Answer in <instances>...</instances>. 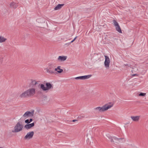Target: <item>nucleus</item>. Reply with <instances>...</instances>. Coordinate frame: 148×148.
<instances>
[{"instance_id":"obj_9","label":"nucleus","mask_w":148,"mask_h":148,"mask_svg":"<svg viewBox=\"0 0 148 148\" xmlns=\"http://www.w3.org/2000/svg\"><path fill=\"white\" fill-rule=\"evenodd\" d=\"M67 58V57L65 56H59L57 58V60L58 62H61L66 60Z\"/></svg>"},{"instance_id":"obj_26","label":"nucleus","mask_w":148,"mask_h":148,"mask_svg":"<svg viewBox=\"0 0 148 148\" xmlns=\"http://www.w3.org/2000/svg\"><path fill=\"white\" fill-rule=\"evenodd\" d=\"M138 70V69H137V68H136V69H135V71H137Z\"/></svg>"},{"instance_id":"obj_25","label":"nucleus","mask_w":148,"mask_h":148,"mask_svg":"<svg viewBox=\"0 0 148 148\" xmlns=\"http://www.w3.org/2000/svg\"><path fill=\"white\" fill-rule=\"evenodd\" d=\"M32 119H30L29 120V123H30L32 121Z\"/></svg>"},{"instance_id":"obj_2","label":"nucleus","mask_w":148,"mask_h":148,"mask_svg":"<svg viewBox=\"0 0 148 148\" xmlns=\"http://www.w3.org/2000/svg\"><path fill=\"white\" fill-rule=\"evenodd\" d=\"M24 126L21 122H18L14 126L12 132V133H18L20 132L23 130Z\"/></svg>"},{"instance_id":"obj_21","label":"nucleus","mask_w":148,"mask_h":148,"mask_svg":"<svg viewBox=\"0 0 148 148\" xmlns=\"http://www.w3.org/2000/svg\"><path fill=\"white\" fill-rule=\"evenodd\" d=\"M113 23L114 25L115 26V27L119 25V24L117 22H116V21L115 20H114L113 21Z\"/></svg>"},{"instance_id":"obj_4","label":"nucleus","mask_w":148,"mask_h":148,"mask_svg":"<svg viewBox=\"0 0 148 148\" xmlns=\"http://www.w3.org/2000/svg\"><path fill=\"white\" fill-rule=\"evenodd\" d=\"M46 86L44 85L41 84L40 85V88L43 90L47 91L53 87L52 84L49 83H46Z\"/></svg>"},{"instance_id":"obj_24","label":"nucleus","mask_w":148,"mask_h":148,"mask_svg":"<svg viewBox=\"0 0 148 148\" xmlns=\"http://www.w3.org/2000/svg\"><path fill=\"white\" fill-rule=\"evenodd\" d=\"M25 122L27 124H29L30 123L29 119H27L25 121Z\"/></svg>"},{"instance_id":"obj_27","label":"nucleus","mask_w":148,"mask_h":148,"mask_svg":"<svg viewBox=\"0 0 148 148\" xmlns=\"http://www.w3.org/2000/svg\"><path fill=\"white\" fill-rule=\"evenodd\" d=\"M76 121V120H73V122H75V121Z\"/></svg>"},{"instance_id":"obj_5","label":"nucleus","mask_w":148,"mask_h":148,"mask_svg":"<svg viewBox=\"0 0 148 148\" xmlns=\"http://www.w3.org/2000/svg\"><path fill=\"white\" fill-rule=\"evenodd\" d=\"M105 60L104 62V66L106 69H108L110 67V59L108 56H105Z\"/></svg>"},{"instance_id":"obj_12","label":"nucleus","mask_w":148,"mask_h":148,"mask_svg":"<svg viewBox=\"0 0 148 148\" xmlns=\"http://www.w3.org/2000/svg\"><path fill=\"white\" fill-rule=\"evenodd\" d=\"M61 67L60 66H58L55 69L54 71H56V73H62L63 71L62 69L61 68Z\"/></svg>"},{"instance_id":"obj_22","label":"nucleus","mask_w":148,"mask_h":148,"mask_svg":"<svg viewBox=\"0 0 148 148\" xmlns=\"http://www.w3.org/2000/svg\"><path fill=\"white\" fill-rule=\"evenodd\" d=\"M32 82L33 84L35 85L37 84V82L35 80H32Z\"/></svg>"},{"instance_id":"obj_3","label":"nucleus","mask_w":148,"mask_h":148,"mask_svg":"<svg viewBox=\"0 0 148 148\" xmlns=\"http://www.w3.org/2000/svg\"><path fill=\"white\" fill-rule=\"evenodd\" d=\"M54 64L53 62H50L47 64V67L45 69V70L46 72L50 74H53L55 72L53 71L52 69H54Z\"/></svg>"},{"instance_id":"obj_8","label":"nucleus","mask_w":148,"mask_h":148,"mask_svg":"<svg viewBox=\"0 0 148 148\" xmlns=\"http://www.w3.org/2000/svg\"><path fill=\"white\" fill-rule=\"evenodd\" d=\"M33 114V112L27 111L25 113L23 116L24 118H27L29 117H32Z\"/></svg>"},{"instance_id":"obj_6","label":"nucleus","mask_w":148,"mask_h":148,"mask_svg":"<svg viewBox=\"0 0 148 148\" xmlns=\"http://www.w3.org/2000/svg\"><path fill=\"white\" fill-rule=\"evenodd\" d=\"M34 132L33 131H30L27 133L26 135L24 137V139L25 140H28L31 139L34 136Z\"/></svg>"},{"instance_id":"obj_17","label":"nucleus","mask_w":148,"mask_h":148,"mask_svg":"<svg viewBox=\"0 0 148 148\" xmlns=\"http://www.w3.org/2000/svg\"><path fill=\"white\" fill-rule=\"evenodd\" d=\"M27 97H29L27 90L24 92L20 95V97L21 98H25Z\"/></svg>"},{"instance_id":"obj_14","label":"nucleus","mask_w":148,"mask_h":148,"mask_svg":"<svg viewBox=\"0 0 148 148\" xmlns=\"http://www.w3.org/2000/svg\"><path fill=\"white\" fill-rule=\"evenodd\" d=\"M130 118L134 121L137 122L139 120L140 116H131Z\"/></svg>"},{"instance_id":"obj_1","label":"nucleus","mask_w":148,"mask_h":148,"mask_svg":"<svg viewBox=\"0 0 148 148\" xmlns=\"http://www.w3.org/2000/svg\"><path fill=\"white\" fill-rule=\"evenodd\" d=\"M113 103L112 102L107 103L102 107H98L94 109V112L96 113H99L107 110L108 109L112 107Z\"/></svg>"},{"instance_id":"obj_18","label":"nucleus","mask_w":148,"mask_h":148,"mask_svg":"<svg viewBox=\"0 0 148 148\" xmlns=\"http://www.w3.org/2000/svg\"><path fill=\"white\" fill-rule=\"evenodd\" d=\"M64 5L63 4H59L57 5L54 8L55 10H56L60 9Z\"/></svg>"},{"instance_id":"obj_11","label":"nucleus","mask_w":148,"mask_h":148,"mask_svg":"<svg viewBox=\"0 0 148 148\" xmlns=\"http://www.w3.org/2000/svg\"><path fill=\"white\" fill-rule=\"evenodd\" d=\"M18 3L17 2L12 1L10 3V7L12 8L16 9L18 6Z\"/></svg>"},{"instance_id":"obj_16","label":"nucleus","mask_w":148,"mask_h":148,"mask_svg":"<svg viewBox=\"0 0 148 148\" xmlns=\"http://www.w3.org/2000/svg\"><path fill=\"white\" fill-rule=\"evenodd\" d=\"M7 40L6 38L2 35H0V43L5 42Z\"/></svg>"},{"instance_id":"obj_13","label":"nucleus","mask_w":148,"mask_h":148,"mask_svg":"<svg viewBox=\"0 0 148 148\" xmlns=\"http://www.w3.org/2000/svg\"><path fill=\"white\" fill-rule=\"evenodd\" d=\"M109 138L111 140V141L112 142L115 143H117L121 139V138H119L114 136L113 137H110Z\"/></svg>"},{"instance_id":"obj_15","label":"nucleus","mask_w":148,"mask_h":148,"mask_svg":"<svg viewBox=\"0 0 148 148\" xmlns=\"http://www.w3.org/2000/svg\"><path fill=\"white\" fill-rule=\"evenodd\" d=\"M34 123H33L31 124H28L26 125H25L24 127L27 130H29L34 127Z\"/></svg>"},{"instance_id":"obj_23","label":"nucleus","mask_w":148,"mask_h":148,"mask_svg":"<svg viewBox=\"0 0 148 148\" xmlns=\"http://www.w3.org/2000/svg\"><path fill=\"white\" fill-rule=\"evenodd\" d=\"M77 38V36H76L75 37V38L72 41H71L70 43L69 44H70L71 43L73 42L76 39V38Z\"/></svg>"},{"instance_id":"obj_28","label":"nucleus","mask_w":148,"mask_h":148,"mask_svg":"<svg viewBox=\"0 0 148 148\" xmlns=\"http://www.w3.org/2000/svg\"><path fill=\"white\" fill-rule=\"evenodd\" d=\"M125 66H127H127H128V64H125Z\"/></svg>"},{"instance_id":"obj_20","label":"nucleus","mask_w":148,"mask_h":148,"mask_svg":"<svg viewBox=\"0 0 148 148\" xmlns=\"http://www.w3.org/2000/svg\"><path fill=\"white\" fill-rule=\"evenodd\" d=\"M146 95V93L143 92H140L139 93L138 95L140 96L144 97Z\"/></svg>"},{"instance_id":"obj_10","label":"nucleus","mask_w":148,"mask_h":148,"mask_svg":"<svg viewBox=\"0 0 148 148\" xmlns=\"http://www.w3.org/2000/svg\"><path fill=\"white\" fill-rule=\"evenodd\" d=\"M92 76L91 75H88L80 76L76 77L75 78L76 79H86L89 78Z\"/></svg>"},{"instance_id":"obj_19","label":"nucleus","mask_w":148,"mask_h":148,"mask_svg":"<svg viewBox=\"0 0 148 148\" xmlns=\"http://www.w3.org/2000/svg\"><path fill=\"white\" fill-rule=\"evenodd\" d=\"M116 30L119 33H122V31L119 25L115 27Z\"/></svg>"},{"instance_id":"obj_29","label":"nucleus","mask_w":148,"mask_h":148,"mask_svg":"<svg viewBox=\"0 0 148 148\" xmlns=\"http://www.w3.org/2000/svg\"><path fill=\"white\" fill-rule=\"evenodd\" d=\"M137 75L136 74H134L133 75L134 76H135V75Z\"/></svg>"},{"instance_id":"obj_7","label":"nucleus","mask_w":148,"mask_h":148,"mask_svg":"<svg viewBox=\"0 0 148 148\" xmlns=\"http://www.w3.org/2000/svg\"><path fill=\"white\" fill-rule=\"evenodd\" d=\"M27 91L29 97L34 95L36 93V89L34 88H29Z\"/></svg>"}]
</instances>
